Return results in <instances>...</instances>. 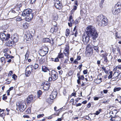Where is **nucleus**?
<instances>
[{
	"label": "nucleus",
	"mask_w": 121,
	"mask_h": 121,
	"mask_svg": "<svg viewBox=\"0 0 121 121\" xmlns=\"http://www.w3.org/2000/svg\"><path fill=\"white\" fill-rule=\"evenodd\" d=\"M58 58L60 59L63 58L64 57V55L62 53H59L58 56Z\"/></svg>",
	"instance_id": "393cba45"
},
{
	"label": "nucleus",
	"mask_w": 121,
	"mask_h": 121,
	"mask_svg": "<svg viewBox=\"0 0 121 121\" xmlns=\"http://www.w3.org/2000/svg\"><path fill=\"white\" fill-rule=\"evenodd\" d=\"M108 92V90H104L103 92L104 93L106 94Z\"/></svg>",
	"instance_id": "0e129e2a"
},
{
	"label": "nucleus",
	"mask_w": 121,
	"mask_h": 121,
	"mask_svg": "<svg viewBox=\"0 0 121 121\" xmlns=\"http://www.w3.org/2000/svg\"><path fill=\"white\" fill-rule=\"evenodd\" d=\"M69 20L71 23H74V22L73 19H72V17L71 15L69 17Z\"/></svg>",
	"instance_id": "bb28decb"
},
{
	"label": "nucleus",
	"mask_w": 121,
	"mask_h": 121,
	"mask_svg": "<svg viewBox=\"0 0 121 121\" xmlns=\"http://www.w3.org/2000/svg\"><path fill=\"white\" fill-rule=\"evenodd\" d=\"M81 59V56H78L77 57V60H80Z\"/></svg>",
	"instance_id": "13d9d810"
},
{
	"label": "nucleus",
	"mask_w": 121,
	"mask_h": 121,
	"mask_svg": "<svg viewBox=\"0 0 121 121\" xmlns=\"http://www.w3.org/2000/svg\"><path fill=\"white\" fill-rule=\"evenodd\" d=\"M8 49L7 48L5 49L3 51V52L4 53L8 51Z\"/></svg>",
	"instance_id": "052dcab7"
},
{
	"label": "nucleus",
	"mask_w": 121,
	"mask_h": 121,
	"mask_svg": "<svg viewBox=\"0 0 121 121\" xmlns=\"http://www.w3.org/2000/svg\"><path fill=\"white\" fill-rule=\"evenodd\" d=\"M120 7H120H121V8H120V9H121V5L119 4L118 3H117L116 5L114 7Z\"/></svg>",
	"instance_id": "c03bdc74"
},
{
	"label": "nucleus",
	"mask_w": 121,
	"mask_h": 121,
	"mask_svg": "<svg viewBox=\"0 0 121 121\" xmlns=\"http://www.w3.org/2000/svg\"><path fill=\"white\" fill-rule=\"evenodd\" d=\"M57 94V92L56 91H52L51 95L50 96V97L52 99H54L56 97Z\"/></svg>",
	"instance_id": "2eb2a0df"
},
{
	"label": "nucleus",
	"mask_w": 121,
	"mask_h": 121,
	"mask_svg": "<svg viewBox=\"0 0 121 121\" xmlns=\"http://www.w3.org/2000/svg\"><path fill=\"white\" fill-rule=\"evenodd\" d=\"M112 71H111L110 72V74L108 77V79H110L112 78Z\"/></svg>",
	"instance_id": "f704fd0d"
},
{
	"label": "nucleus",
	"mask_w": 121,
	"mask_h": 121,
	"mask_svg": "<svg viewBox=\"0 0 121 121\" xmlns=\"http://www.w3.org/2000/svg\"><path fill=\"white\" fill-rule=\"evenodd\" d=\"M18 105L19 108L21 112L24 111L26 108V104L24 102L19 103Z\"/></svg>",
	"instance_id": "39448f33"
},
{
	"label": "nucleus",
	"mask_w": 121,
	"mask_h": 121,
	"mask_svg": "<svg viewBox=\"0 0 121 121\" xmlns=\"http://www.w3.org/2000/svg\"><path fill=\"white\" fill-rule=\"evenodd\" d=\"M69 47L68 46H66L64 50V53L65 56L68 57L69 54Z\"/></svg>",
	"instance_id": "9b49d317"
},
{
	"label": "nucleus",
	"mask_w": 121,
	"mask_h": 121,
	"mask_svg": "<svg viewBox=\"0 0 121 121\" xmlns=\"http://www.w3.org/2000/svg\"><path fill=\"white\" fill-rule=\"evenodd\" d=\"M83 73L85 74H86L87 73V70H84L83 71Z\"/></svg>",
	"instance_id": "6e6d98bb"
},
{
	"label": "nucleus",
	"mask_w": 121,
	"mask_h": 121,
	"mask_svg": "<svg viewBox=\"0 0 121 121\" xmlns=\"http://www.w3.org/2000/svg\"><path fill=\"white\" fill-rule=\"evenodd\" d=\"M86 52L87 53L90 54L92 53L93 50L92 46L90 44L87 45L86 48Z\"/></svg>",
	"instance_id": "9d476101"
},
{
	"label": "nucleus",
	"mask_w": 121,
	"mask_h": 121,
	"mask_svg": "<svg viewBox=\"0 0 121 121\" xmlns=\"http://www.w3.org/2000/svg\"><path fill=\"white\" fill-rule=\"evenodd\" d=\"M101 80L102 78H100L99 79H97L96 80L97 81H98V82H97V83L99 84L101 82Z\"/></svg>",
	"instance_id": "37998d69"
},
{
	"label": "nucleus",
	"mask_w": 121,
	"mask_h": 121,
	"mask_svg": "<svg viewBox=\"0 0 121 121\" xmlns=\"http://www.w3.org/2000/svg\"><path fill=\"white\" fill-rule=\"evenodd\" d=\"M5 94H4L3 95V97L2 98V99L4 100H6L7 98V97L6 96H5Z\"/></svg>",
	"instance_id": "8fccbe9b"
},
{
	"label": "nucleus",
	"mask_w": 121,
	"mask_h": 121,
	"mask_svg": "<svg viewBox=\"0 0 121 121\" xmlns=\"http://www.w3.org/2000/svg\"><path fill=\"white\" fill-rule=\"evenodd\" d=\"M32 10L30 9H26L22 13V15L25 16L28 21L31 20L33 18V13H32Z\"/></svg>",
	"instance_id": "f03ea898"
},
{
	"label": "nucleus",
	"mask_w": 121,
	"mask_h": 121,
	"mask_svg": "<svg viewBox=\"0 0 121 121\" xmlns=\"http://www.w3.org/2000/svg\"><path fill=\"white\" fill-rule=\"evenodd\" d=\"M52 100L53 99H52L50 98V97L47 100V101L49 103L51 104L52 103Z\"/></svg>",
	"instance_id": "7c9ffc66"
},
{
	"label": "nucleus",
	"mask_w": 121,
	"mask_h": 121,
	"mask_svg": "<svg viewBox=\"0 0 121 121\" xmlns=\"http://www.w3.org/2000/svg\"><path fill=\"white\" fill-rule=\"evenodd\" d=\"M81 105L82 104L81 103H79L78 104H76V107H78V106H81Z\"/></svg>",
	"instance_id": "680f3d73"
},
{
	"label": "nucleus",
	"mask_w": 121,
	"mask_h": 121,
	"mask_svg": "<svg viewBox=\"0 0 121 121\" xmlns=\"http://www.w3.org/2000/svg\"><path fill=\"white\" fill-rule=\"evenodd\" d=\"M91 104L90 103H89L87 104V107L89 108L91 107Z\"/></svg>",
	"instance_id": "338daca9"
},
{
	"label": "nucleus",
	"mask_w": 121,
	"mask_h": 121,
	"mask_svg": "<svg viewBox=\"0 0 121 121\" xmlns=\"http://www.w3.org/2000/svg\"><path fill=\"white\" fill-rule=\"evenodd\" d=\"M121 89V88H120V87H117L116 88H114V92H115L117 91H119Z\"/></svg>",
	"instance_id": "473e14b6"
},
{
	"label": "nucleus",
	"mask_w": 121,
	"mask_h": 121,
	"mask_svg": "<svg viewBox=\"0 0 121 121\" xmlns=\"http://www.w3.org/2000/svg\"><path fill=\"white\" fill-rule=\"evenodd\" d=\"M37 94L38 95V97L39 98L42 94V91L40 90H39L37 92Z\"/></svg>",
	"instance_id": "e433bc0d"
},
{
	"label": "nucleus",
	"mask_w": 121,
	"mask_h": 121,
	"mask_svg": "<svg viewBox=\"0 0 121 121\" xmlns=\"http://www.w3.org/2000/svg\"><path fill=\"white\" fill-rule=\"evenodd\" d=\"M26 39H27V40H29L31 39L32 37V35L30 33L27 34H26Z\"/></svg>",
	"instance_id": "412c9836"
},
{
	"label": "nucleus",
	"mask_w": 121,
	"mask_h": 121,
	"mask_svg": "<svg viewBox=\"0 0 121 121\" xmlns=\"http://www.w3.org/2000/svg\"><path fill=\"white\" fill-rule=\"evenodd\" d=\"M10 39L13 41L14 42L16 43L19 40L18 36L16 33L12 35Z\"/></svg>",
	"instance_id": "1a4fd4ad"
},
{
	"label": "nucleus",
	"mask_w": 121,
	"mask_h": 121,
	"mask_svg": "<svg viewBox=\"0 0 121 121\" xmlns=\"http://www.w3.org/2000/svg\"><path fill=\"white\" fill-rule=\"evenodd\" d=\"M23 117L24 118H28L29 117V116L28 115H24L23 116Z\"/></svg>",
	"instance_id": "e2e57ef3"
},
{
	"label": "nucleus",
	"mask_w": 121,
	"mask_h": 121,
	"mask_svg": "<svg viewBox=\"0 0 121 121\" xmlns=\"http://www.w3.org/2000/svg\"><path fill=\"white\" fill-rule=\"evenodd\" d=\"M50 83L48 82H45L43 86V89L44 90H48L50 87Z\"/></svg>",
	"instance_id": "ddd939ff"
},
{
	"label": "nucleus",
	"mask_w": 121,
	"mask_h": 121,
	"mask_svg": "<svg viewBox=\"0 0 121 121\" xmlns=\"http://www.w3.org/2000/svg\"><path fill=\"white\" fill-rule=\"evenodd\" d=\"M92 46V48H93L95 50L97 51L98 50V47L96 46H94L93 45H91Z\"/></svg>",
	"instance_id": "c9c22d12"
},
{
	"label": "nucleus",
	"mask_w": 121,
	"mask_h": 121,
	"mask_svg": "<svg viewBox=\"0 0 121 121\" xmlns=\"http://www.w3.org/2000/svg\"><path fill=\"white\" fill-rule=\"evenodd\" d=\"M16 21H19L22 20L21 17H18L16 19Z\"/></svg>",
	"instance_id": "3c124183"
},
{
	"label": "nucleus",
	"mask_w": 121,
	"mask_h": 121,
	"mask_svg": "<svg viewBox=\"0 0 121 121\" xmlns=\"http://www.w3.org/2000/svg\"><path fill=\"white\" fill-rule=\"evenodd\" d=\"M31 73V72H30L29 71H26L25 73V75H26V76L28 77L29 76Z\"/></svg>",
	"instance_id": "72a5a7b5"
},
{
	"label": "nucleus",
	"mask_w": 121,
	"mask_h": 121,
	"mask_svg": "<svg viewBox=\"0 0 121 121\" xmlns=\"http://www.w3.org/2000/svg\"><path fill=\"white\" fill-rule=\"evenodd\" d=\"M78 79L79 80H83L84 79V77L83 75H82L81 76L78 77Z\"/></svg>",
	"instance_id": "58836bf2"
},
{
	"label": "nucleus",
	"mask_w": 121,
	"mask_h": 121,
	"mask_svg": "<svg viewBox=\"0 0 121 121\" xmlns=\"http://www.w3.org/2000/svg\"><path fill=\"white\" fill-rule=\"evenodd\" d=\"M102 69L104 70L105 73H107L108 72L106 70V69L105 67H102Z\"/></svg>",
	"instance_id": "79ce46f5"
},
{
	"label": "nucleus",
	"mask_w": 121,
	"mask_h": 121,
	"mask_svg": "<svg viewBox=\"0 0 121 121\" xmlns=\"http://www.w3.org/2000/svg\"><path fill=\"white\" fill-rule=\"evenodd\" d=\"M117 67H118V69H121V65H120L117 66Z\"/></svg>",
	"instance_id": "774afa93"
},
{
	"label": "nucleus",
	"mask_w": 121,
	"mask_h": 121,
	"mask_svg": "<svg viewBox=\"0 0 121 121\" xmlns=\"http://www.w3.org/2000/svg\"><path fill=\"white\" fill-rule=\"evenodd\" d=\"M10 35L7 34L6 35L4 33H1L0 34V38L2 41L8 40L10 39Z\"/></svg>",
	"instance_id": "7ed1b4c3"
},
{
	"label": "nucleus",
	"mask_w": 121,
	"mask_h": 121,
	"mask_svg": "<svg viewBox=\"0 0 121 121\" xmlns=\"http://www.w3.org/2000/svg\"><path fill=\"white\" fill-rule=\"evenodd\" d=\"M54 6L55 7L59 10L62 7V4L60 3V1L58 0H54Z\"/></svg>",
	"instance_id": "423d86ee"
},
{
	"label": "nucleus",
	"mask_w": 121,
	"mask_h": 121,
	"mask_svg": "<svg viewBox=\"0 0 121 121\" xmlns=\"http://www.w3.org/2000/svg\"><path fill=\"white\" fill-rule=\"evenodd\" d=\"M108 24V21L107 18L104 17L101 21L99 22L98 25L99 26H104Z\"/></svg>",
	"instance_id": "0eeeda50"
},
{
	"label": "nucleus",
	"mask_w": 121,
	"mask_h": 121,
	"mask_svg": "<svg viewBox=\"0 0 121 121\" xmlns=\"http://www.w3.org/2000/svg\"><path fill=\"white\" fill-rule=\"evenodd\" d=\"M31 3L33 4L34 3L36 0H30Z\"/></svg>",
	"instance_id": "bf43d9fd"
},
{
	"label": "nucleus",
	"mask_w": 121,
	"mask_h": 121,
	"mask_svg": "<svg viewBox=\"0 0 121 121\" xmlns=\"http://www.w3.org/2000/svg\"><path fill=\"white\" fill-rule=\"evenodd\" d=\"M117 51L118 52L119 54H121V52L120 49V48L118 47L117 48Z\"/></svg>",
	"instance_id": "5fc2aeb1"
},
{
	"label": "nucleus",
	"mask_w": 121,
	"mask_h": 121,
	"mask_svg": "<svg viewBox=\"0 0 121 121\" xmlns=\"http://www.w3.org/2000/svg\"><path fill=\"white\" fill-rule=\"evenodd\" d=\"M104 17L103 16L101 15H99L98 16H97L96 17V19L97 22V23H98L99 22H101Z\"/></svg>",
	"instance_id": "f3484780"
},
{
	"label": "nucleus",
	"mask_w": 121,
	"mask_h": 121,
	"mask_svg": "<svg viewBox=\"0 0 121 121\" xmlns=\"http://www.w3.org/2000/svg\"><path fill=\"white\" fill-rule=\"evenodd\" d=\"M17 78V76L15 74H14L12 78L14 80H15Z\"/></svg>",
	"instance_id": "a18cd8bd"
},
{
	"label": "nucleus",
	"mask_w": 121,
	"mask_h": 121,
	"mask_svg": "<svg viewBox=\"0 0 121 121\" xmlns=\"http://www.w3.org/2000/svg\"><path fill=\"white\" fill-rule=\"evenodd\" d=\"M13 73V72L12 71H9L8 75L9 76H10Z\"/></svg>",
	"instance_id": "864d4df0"
},
{
	"label": "nucleus",
	"mask_w": 121,
	"mask_h": 121,
	"mask_svg": "<svg viewBox=\"0 0 121 121\" xmlns=\"http://www.w3.org/2000/svg\"><path fill=\"white\" fill-rule=\"evenodd\" d=\"M57 19V17L56 16H53V19L55 21Z\"/></svg>",
	"instance_id": "603ef678"
},
{
	"label": "nucleus",
	"mask_w": 121,
	"mask_h": 121,
	"mask_svg": "<svg viewBox=\"0 0 121 121\" xmlns=\"http://www.w3.org/2000/svg\"><path fill=\"white\" fill-rule=\"evenodd\" d=\"M6 115V114L4 113H3L1 114L0 117H2L3 119L5 120L4 118L5 116Z\"/></svg>",
	"instance_id": "c756f323"
},
{
	"label": "nucleus",
	"mask_w": 121,
	"mask_h": 121,
	"mask_svg": "<svg viewBox=\"0 0 121 121\" xmlns=\"http://www.w3.org/2000/svg\"><path fill=\"white\" fill-rule=\"evenodd\" d=\"M14 43H15L13 40H9L6 43L7 45L8 46H11L13 45Z\"/></svg>",
	"instance_id": "a211bd4d"
},
{
	"label": "nucleus",
	"mask_w": 121,
	"mask_h": 121,
	"mask_svg": "<svg viewBox=\"0 0 121 121\" xmlns=\"http://www.w3.org/2000/svg\"><path fill=\"white\" fill-rule=\"evenodd\" d=\"M28 24L27 23H26L25 24H24L23 25V26L24 28H25V29H26L28 28Z\"/></svg>",
	"instance_id": "ea45409f"
},
{
	"label": "nucleus",
	"mask_w": 121,
	"mask_h": 121,
	"mask_svg": "<svg viewBox=\"0 0 121 121\" xmlns=\"http://www.w3.org/2000/svg\"><path fill=\"white\" fill-rule=\"evenodd\" d=\"M17 5H17V6L19 8L20 7H21L22 6V4L20 3L19 4H18Z\"/></svg>",
	"instance_id": "69168bd1"
},
{
	"label": "nucleus",
	"mask_w": 121,
	"mask_h": 121,
	"mask_svg": "<svg viewBox=\"0 0 121 121\" xmlns=\"http://www.w3.org/2000/svg\"><path fill=\"white\" fill-rule=\"evenodd\" d=\"M39 66L38 64H35L34 66V68L35 69H36Z\"/></svg>",
	"instance_id": "de8ad7c7"
},
{
	"label": "nucleus",
	"mask_w": 121,
	"mask_h": 121,
	"mask_svg": "<svg viewBox=\"0 0 121 121\" xmlns=\"http://www.w3.org/2000/svg\"><path fill=\"white\" fill-rule=\"evenodd\" d=\"M63 93L64 95H66V90L65 89H64L63 91Z\"/></svg>",
	"instance_id": "09e8293b"
},
{
	"label": "nucleus",
	"mask_w": 121,
	"mask_h": 121,
	"mask_svg": "<svg viewBox=\"0 0 121 121\" xmlns=\"http://www.w3.org/2000/svg\"><path fill=\"white\" fill-rule=\"evenodd\" d=\"M104 58V62H105L106 63H108V60L107 59V57H105Z\"/></svg>",
	"instance_id": "49530a36"
},
{
	"label": "nucleus",
	"mask_w": 121,
	"mask_h": 121,
	"mask_svg": "<svg viewBox=\"0 0 121 121\" xmlns=\"http://www.w3.org/2000/svg\"><path fill=\"white\" fill-rule=\"evenodd\" d=\"M39 61L40 64H42L45 61V59L43 58H41L39 60Z\"/></svg>",
	"instance_id": "cd10ccee"
},
{
	"label": "nucleus",
	"mask_w": 121,
	"mask_h": 121,
	"mask_svg": "<svg viewBox=\"0 0 121 121\" xmlns=\"http://www.w3.org/2000/svg\"><path fill=\"white\" fill-rule=\"evenodd\" d=\"M6 58L7 59H9V58L12 59L14 58V57L13 56H10L9 55H8L6 57Z\"/></svg>",
	"instance_id": "4c0bfd02"
},
{
	"label": "nucleus",
	"mask_w": 121,
	"mask_h": 121,
	"mask_svg": "<svg viewBox=\"0 0 121 121\" xmlns=\"http://www.w3.org/2000/svg\"><path fill=\"white\" fill-rule=\"evenodd\" d=\"M30 52L29 51L27 50V52L25 55V58L26 60H27L28 58Z\"/></svg>",
	"instance_id": "5701e85b"
},
{
	"label": "nucleus",
	"mask_w": 121,
	"mask_h": 121,
	"mask_svg": "<svg viewBox=\"0 0 121 121\" xmlns=\"http://www.w3.org/2000/svg\"><path fill=\"white\" fill-rule=\"evenodd\" d=\"M39 52L40 54V55L42 56H45L46 54L47 53V51H44L42 49H40L39 51Z\"/></svg>",
	"instance_id": "dca6fc26"
},
{
	"label": "nucleus",
	"mask_w": 121,
	"mask_h": 121,
	"mask_svg": "<svg viewBox=\"0 0 121 121\" xmlns=\"http://www.w3.org/2000/svg\"><path fill=\"white\" fill-rule=\"evenodd\" d=\"M51 77H50L49 78V81H51L52 80L53 81L56 80L58 78V76L57 73L54 71H52Z\"/></svg>",
	"instance_id": "20e7f679"
},
{
	"label": "nucleus",
	"mask_w": 121,
	"mask_h": 121,
	"mask_svg": "<svg viewBox=\"0 0 121 121\" xmlns=\"http://www.w3.org/2000/svg\"><path fill=\"white\" fill-rule=\"evenodd\" d=\"M26 102L28 104L33 103L34 101V98L32 95H30L28 97L26 100Z\"/></svg>",
	"instance_id": "f8f14e48"
},
{
	"label": "nucleus",
	"mask_w": 121,
	"mask_h": 121,
	"mask_svg": "<svg viewBox=\"0 0 121 121\" xmlns=\"http://www.w3.org/2000/svg\"><path fill=\"white\" fill-rule=\"evenodd\" d=\"M18 11H17L16 12L13 9H12L9 13H12V14L13 16V17H15L18 15Z\"/></svg>",
	"instance_id": "4468645a"
},
{
	"label": "nucleus",
	"mask_w": 121,
	"mask_h": 121,
	"mask_svg": "<svg viewBox=\"0 0 121 121\" xmlns=\"http://www.w3.org/2000/svg\"><path fill=\"white\" fill-rule=\"evenodd\" d=\"M44 116V114H40L38 115L37 116V117L38 118H39L43 117Z\"/></svg>",
	"instance_id": "a19ab883"
},
{
	"label": "nucleus",
	"mask_w": 121,
	"mask_h": 121,
	"mask_svg": "<svg viewBox=\"0 0 121 121\" xmlns=\"http://www.w3.org/2000/svg\"><path fill=\"white\" fill-rule=\"evenodd\" d=\"M58 57L56 58H55L54 59V61L56 62H57L58 61H59V60L58 59Z\"/></svg>",
	"instance_id": "4d7b16f0"
},
{
	"label": "nucleus",
	"mask_w": 121,
	"mask_h": 121,
	"mask_svg": "<svg viewBox=\"0 0 121 121\" xmlns=\"http://www.w3.org/2000/svg\"><path fill=\"white\" fill-rule=\"evenodd\" d=\"M102 111V109H99V111H97L96 112L94 113L96 115H98L99 114L100 112H101Z\"/></svg>",
	"instance_id": "2f4dec72"
},
{
	"label": "nucleus",
	"mask_w": 121,
	"mask_h": 121,
	"mask_svg": "<svg viewBox=\"0 0 121 121\" xmlns=\"http://www.w3.org/2000/svg\"><path fill=\"white\" fill-rule=\"evenodd\" d=\"M0 61L2 63H3L4 64L6 63V61L5 60V58L4 57H2L0 59Z\"/></svg>",
	"instance_id": "b1692460"
},
{
	"label": "nucleus",
	"mask_w": 121,
	"mask_h": 121,
	"mask_svg": "<svg viewBox=\"0 0 121 121\" xmlns=\"http://www.w3.org/2000/svg\"><path fill=\"white\" fill-rule=\"evenodd\" d=\"M120 8L117 7H113L112 9V12L113 14H117L121 12Z\"/></svg>",
	"instance_id": "6e6552de"
},
{
	"label": "nucleus",
	"mask_w": 121,
	"mask_h": 121,
	"mask_svg": "<svg viewBox=\"0 0 121 121\" xmlns=\"http://www.w3.org/2000/svg\"><path fill=\"white\" fill-rule=\"evenodd\" d=\"M33 68L32 67V66H29L26 67V71H29L31 72L32 70H33Z\"/></svg>",
	"instance_id": "aec40b11"
},
{
	"label": "nucleus",
	"mask_w": 121,
	"mask_h": 121,
	"mask_svg": "<svg viewBox=\"0 0 121 121\" xmlns=\"http://www.w3.org/2000/svg\"><path fill=\"white\" fill-rule=\"evenodd\" d=\"M70 31L68 29L66 30L65 32V35L66 36H68L70 34Z\"/></svg>",
	"instance_id": "c85d7f7f"
},
{
	"label": "nucleus",
	"mask_w": 121,
	"mask_h": 121,
	"mask_svg": "<svg viewBox=\"0 0 121 121\" xmlns=\"http://www.w3.org/2000/svg\"><path fill=\"white\" fill-rule=\"evenodd\" d=\"M42 71L44 72L47 71L48 70H49L48 68L45 66H43L42 67Z\"/></svg>",
	"instance_id": "4be33fe9"
},
{
	"label": "nucleus",
	"mask_w": 121,
	"mask_h": 121,
	"mask_svg": "<svg viewBox=\"0 0 121 121\" xmlns=\"http://www.w3.org/2000/svg\"><path fill=\"white\" fill-rule=\"evenodd\" d=\"M57 27L56 26H54L50 30V31L52 33H53L54 32H56L57 30Z\"/></svg>",
	"instance_id": "6ab92c4d"
},
{
	"label": "nucleus",
	"mask_w": 121,
	"mask_h": 121,
	"mask_svg": "<svg viewBox=\"0 0 121 121\" xmlns=\"http://www.w3.org/2000/svg\"><path fill=\"white\" fill-rule=\"evenodd\" d=\"M87 31L83 36V40L85 44H86L90 40V37L91 36L93 39L97 37L98 35L94 27L90 26L87 27Z\"/></svg>",
	"instance_id": "f257e3e1"
},
{
	"label": "nucleus",
	"mask_w": 121,
	"mask_h": 121,
	"mask_svg": "<svg viewBox=\"0 0 121 121\" xmlns=\"http://www.w3.org/2000/svg\"><path fill=\"white\" fill-rule=\"evenodd\" d=\"M43 41L44 42H50V40L49 39L46 38L43 39Z\"/></svg>",
	"instance_id": "a878e982"
}]
</instances>
